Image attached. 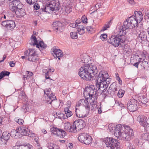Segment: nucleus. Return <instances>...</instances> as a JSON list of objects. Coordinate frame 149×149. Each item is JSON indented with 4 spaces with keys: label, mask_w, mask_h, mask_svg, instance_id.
Returning a JSON list of instances; mask_svg holds the SVG:
<instances>
[{
    "label": "nucleus",
    "mask_w": 149,
    "mask_h": 149,
    "mask_svg": "<svg viewBox=\"0 0 149 149\" xmlns=\"http://www.w3.org/2000/svg\"><path fill=\"white\" fill-rule=\"evenodd\" d=\"M141 138L145 140H149V133H145L141 135Z\"/></svg>",
    "instance_id": "a19ab883"
},
{
    "label": "nucleus",
    "mask_w": 149,
    "mask_h": 149,
    "mask_svg": "<svg viewBox=\"0 0 149 149\" xmlns=\"http://www.w3.org/2000/svg\"><path fill=\"white\" fill-rule=\"evenodd\" d=\"M38 44L39 45V47H40L42 49H44L47 47V45L42 41H40Z\"/></svg>",
    "instance_id": "49530a36"
},
{
    "label": "nucleus",
    "mask_w": 149,
    "mask_h": 149,
    "mask_svg": "<svg viewBox=\"0 0 149 149\" xmlns=\"http://www.w3.org/2000/svg\"><path fill=\"white\" fill-rule=\"evenodd\" d=\"M15 121H16L19 125H23V123H24V121L22 119L18 118H15Z\"/></svg>",
    "instance_id": "a18cd8bd"
},
{
    "label": "nucleus",
    "mask_w": 149,
    "mask_h": 149,
    "mask_svg": "<svg viewBox=\"0 0 149 149\" xmlns=\"http://www.w3.org/2000/svg\"><path fill=\"white\" fill-rule=\"evenodd\" d=\"M31 42L29 44L32 45H36V47L39 48V45L38 44V41L36 37L33 35H32L30 38Z\"/></svg>",
    "instance_id": "bb28decb"
},
{
    "label": "nucleus",
    "mask_w": 149,
    "mask_h": 149,
    "mask_svg": "<svg viewBox=\"0 0 149 149\" xmlns=\"http://www.w3.org/2000/svg\"><path fill=\"white\" fill-rule=\"evenodd\" d=\"M124 93V91L122 90H119L117 93L118 96L119 97H122L123 96Z\"/></svg>",
    "instance_id": "de8ad7c7"
},
{
    "label": "nucleus",
    "mask_w": 149,
    "mask_h": 149,
    "mask_svg": "<svg viewBox=\"0 0 149 149\" xmlns=\"http://www.w3.org/2000/svg\"><path fill=\"white\" fill-rule=\"evenodd\" d=\"M15 26V22L14 21L8 20V24L7 28L8 29H13Z\"/></svg>",
    "instance_id": "2f4dec72"
},
{
    "label": "nucleus",
    "mask_w": 149,
    "mask_h": 149,
    "mask_svg": "<svg viewBox=\"0 0 149 149\" xmlns=\"http://www.w3.org/2000/svg\"><path fill=\"white\" fill-rule=\"evenodd\" d=\"M27 2L29 4H34L36 3L38 0H26Z\"/></svg>",
    "instance_id": "5fc2aeb1"
},
{
    "label": "nucleus",
    "mask_w": 149,
    "mask_h": 149,
    "mask_svg": "<svg viewBox=\"0 0 149 149\" xmlns=\"http://www.w3.org/2000/svg\"><path fill=\"white\" fill-rule=\"evenodd\" d=\"M33 7L36 10H38L40 8L39 5H38V4L37 3L34 4Z\"/></svg>",
    "instance_id": "4d7b16f0"
},
{
    "label": "nucleus",
    "mask_w": 149,
    "mask_h": 149,
    "mask_svg": "<svg viewBox=\"0 0 149 149\" xmlns=\"http://www.w3.org/2000/svg\"><path fill=\"white\" fill-rule=\"evenodd\" d=\"M81 19L84 23L85 24L87 23V19L85 16H83L82 17Z\"/></svg>",
    "instance_id": "6e6d98bb"
},
{
    "label": "nucleus",
    "mask_w": 149,
    "mask_h": 149,
    "mask_svg": "<svg viewBox=\"0 0 149 149\" xmlns=\"http://www.w3.org/2000/svg\"><path fill=\"white\" fill-rule=\"evenodd\" d=\"M86 28L87 31L89 33H91L93 31V28L90 26H87Z\"/></svg>",
    "instance_id": "603ef678"
},
{
    "label": "nucleus",
    "mask_w": 149,
    "mask_h": 149,
    "mask_svg": "<svg viewBox=\"0 0 149 149\" xmlns=\"http://www.w3.org/2000/svg\"><path fill=\"white\" fill-rule=\"evenodd\" d=\"M10 136V133L7 131L3 132L2 133V135H1V136H2L7 141L9 139Z\"/></svg>",
    "instance_id": "473e14b6"
},
{
    "label": "nucleus",
    "mask_w": 149,
    "mask_h": 149,
    "mask_svg": "<svg viewBox=\"0 0 149 149\" xmlns=\"http://www.w3.org/2000/svg\"><path fill=\"white\" fill-rule=\"evenodd\" d=\"M135 17L134 16H132L128 17L127 18V20L129 21L131 24L132 26H133L134 27L136 26L138 23L137 21L135 19Z\"/></svg>",
    "instance_id": "cd10ccee"
},
{
    "label": "nucleus",
    "mask_w": 149,
    "mask_h": 149,
    "mask_svg": "<svg viewBox=\"0 0 149 149\" xmlns=\"http://www.w3.org/2000/svg\"><path fill=\"white\" fill-rule=\"evenodd\" d=\"M138 100L140 102L143 104H145L148 102V100L144 95L141 94L138 97Z\"/></svg>",
    "instance_id": "7c9ffc66"
},
{
    "label": "nucleus",
    "mask_w": 149,
    "mask_h": 149,
    "mask_svg": "<svg viewBox=\"0 0 149 149\" xmlns=\"http://www.w3.org/2000/svg\"><path fill=\"white\" fill-rule=\"evenodd\" d=\"M111 81V79L110 78H109V76L107 77V78H106L105 79V80L103 82H105V83L104 84H105L107 85V87H108L109 84L110 83V82Z\"/></svg>",
    "instance_id": "8fccbe9b"
},
{
    "label": "nucleus",
    "mask_w": 149,
    "mask_h": 149,
    "mask_svg": "<svg viewBox=\"0 0 149 149\" xmlns=\"http://www.w3.org/2000/svg\"><path fill=\"white\" fill-rule=\"evenodd\" d=\"M140 118L139 122L141 125L145 127L149 126L148 123V120H147L146 117L143 116H140Z\"/></svg>",
    "instance_id": "393cba45"
},
{
    "label": "nucleus",
    "mask_w": 149,
    "mask_h": 149,
    "mask_svg": "<svg viewBox=\"0 0 149 149\" xmlns=\"http://www.w3.org/2000/svg\"><path fill=\"white\" fill-rule=\"evenodd\" d=\"M8 24V20L3 21L1 23V24L4 26H6L7 28Z\"/></svg>",
    "instance_id": "13d9d810"
},
{
    "label": "nucleus",
    "mask_w": 149,
    "mask_h": 149,
    "mask_svg": "<svg viewBox=\"0 0 149 149\" xmlns=\"http://www.w3.org/2000/svg\"><path fill=\"white\" fill-rule=\"evenodd\" d=\"M135 15L134 16L135 19L137 21L138 23L140 22L143 19V16L142 13L141 11H135L134 12Z\"/></svg>",
    "instance_id": "a878e982"
},
{
    "label": "nucleus",
    "mask_w": 149,
    "mask_h": 149,
    "mask_svg": "<svg viewBox=\"0 0 149 149\" xmlns=\"http://www.w3.org/2000/svg\"><path fill=\"white\" fill-rule=\"evenodd\" d=\"M29 78L30 77L28 76V75L27 74H26H26L23 76V79L24 80H27L29 79Z\"/></svg>",
    "instance_id": "e2e57ef3"
},
{
    "label": "nucleus",
    "mask_w": 149,
    "mask_h": 149,
    "mask_svg": "<svg viewBox=\"0 0 149 149\" xmlns=\"http://www.w3.org/2000/svg\"><path fill=\"white\" fill-rule=\"evenodd\" d=\"M138 38L139 41L142 43H143L145 42L148 41L147 37V33L144 30L139 34Z\"/></svg>",
    "instance_id": "aec40b11"
},
{
    "label": "nucleus",
    "mask_w": 149,
    "mask_h": 149,
    "mask_svg": "<svg viewBox=\"0 0 149 149\" xmlns=\"http://www.w3.org/2000/svg\"><path fill=\"white\" fill-rule=\"evenodd\" d=\"M70 36L71 38L73 39H76L78 38L77 33L76 32H72L70 33Z\"/></svg>",
    "instance_id": "79ce46f5"
},
{
    "label": "nucleus",
    "mask_w": 149,
    "mask_h": 149,
    "mask_svg": "<svg viewBox=\"0 0 149 149\" xmlns=\"http://www.w3.org/2000/svg\"><path fill=\"white\" fill-rule=\"evenodd\" d=\"M50 130L52 134L60 138H64L66 134L65 131L57 127H53Z\"/></svg>",
    "instance_id": "9b49d317"
},
{
    "label": "nucleus",
    "mask_w": 149,
    "mask_h": 149,
    "mask_svg": "<svg viewBox=\"0 0 149 149\" xmlns=\"http://www.w3.org/2000/svg\"><path fill=\"white\" fill-rule=\"evenodd\" d=\"M145 60H143L141 63V66L144 69L149 70V62H147L144 61Z\"/></svg>",
    "instance_id": "58836bf2"
},
{
    "label": "nucleus",
    "mask_w": 149,
    "mask_h": 149,
    "mask_svg": "<svg viewBox=\"0 0 149 149\" xmlns=\"http://www.w3.org/2000/svg\"><path fill=\"white\" fill-rule=\"evenodd\" d=\"M87 98V100L86 99H82L80 100H79V102L81 103V104L85 107V109L87 110V112L88 113L90 107L88 101L89 98L88 97Z\"/></svg>",
    "instance_id": "5701e85b"
},
{
    "label": "nucleus",
    "mask_w": 149,
    "mask_h": 149,
    "mask_svg": "<svg viewBox=\"0 0 149 149\" xmlns=\"http://www.w3.org/2000/svg\"><path fill=\"white\" fill-rule=\"evenodd\" d=\"M123 25L120 26L118 30L117 36L121 37V36H125L127 33V30L128 29H132L134 27L129 21L127 20V18L123 23Z\"/></svg>",
    "instance_id": "423d86ee"
},
{
    "label": "nucleus",
    "mask_w": 149,
    "mask_h": 149,
    "mask_svg": "<svg viewBox=\"0 0 149 149\" xmlns=\"http://www.w3.org/2000/svg\"><path fill=\"white\" fill-rule=\"evenodd\" d=\"M137 101L134 99H131L127 104L128 109L131 112H134L137 110Z\"/></svg>",
    "instance_id": "ddd939ff"
},
{
    "label": "nucleus",
    "mask_w": 149,
    "mask_h": 149,
    "mask_svg": "<svg viewBox=\"0 0 149 149\" xmlns=\"http://www.w3.org/2000/svg\"><path fill=\"white\" fill-rule=\"evenodd\" d=\"M52 25L54 29L56 32L59 33L63 31L62 24L60 22L55 21L53 23Z\"/></svg>",
    "instance_id": "6ab92c4d"
},
{
    "label": "nucleus",
    "mask_w": 149,
    "mask_h": 149,
    "mask_svg": "<svg viewBox=\"0 0 149 149\" xmlns=\"http://www.w3.org/2000/svg\"><path fill=\"white\" fill-rule=\"evenodd\" d=\"M97 69L96 66L87 64L81 66L79 72V76L86 81L95 79V73H96Z\"/></svg>",
    "instance_id": "f03ea898"
},
{
    "label": "nucleus",
    "mask_w": 149,
    "mask_h": 149,
    "mask_svg": "<svg viewBox=\"0 0 149 149\" xmlns=\"http://www.w3.org/2000/svg\"><path fill=\"white\" fill-rule=\"evenodd\" d=\"M64 7V10L65 12L67 13H70L71 11L70 10L72 8V5L71 3H69Z\"/></svg>",
    "instance_id": "e433bc0d"
},
{
    "label": "nucleus",
    "mask_w": 149,
    "mask_h": 149,
    "mask_svg": "<svg viewBox=\"0 0 149 149\" xmlns=\"http://www.w3.org/2000/svg\"><path fill=\"white\" fill-rule=\"evenodd\" d=\"M20 7H23V5L19 0H13L10 3V9L12 11H15Z\"/></svg>",
    "instance_id": "4468645a"
},
{
    "label": "nucleus",
    "mask_w": 149,
    "mask_h": 149,
    "mask_svg": "<svg viewBox=\"0 0 149 149\" xmlns=\"http://www.w3.org/2000/svg\"><path fill=\"white\" fill-rule=\"evenodd\" d=\"M22 149H33V147L31 145L28 146H22Z\"/></svg>",
    "instance_id": "bf43d9fd"
},
{
    "label": "nucleus",
    "mask_w": 149,
    "mask_h": 149,
    "mask_svg": "<svg viewBox=\"0 0 149 149\" xmlns=\"http://www.w3.org/2000/svg\"><path fill=\"white\" fill-rule=\"evenodd\" d=\"M112 20H110L107 24H105L104 26L103 27L102 30L104 31L107 30V28H109L112 24Z\"/></svg>",
    "instance_id": "ea45409f"
},
{
    "label": "nucleus",
    "mask_w": 149,
    "mask_h": 149,
    "mask_svg": "<svg viewBox=\"0 0 149 149\" xmlns=\"http://www.w3.org/2000/svg\"><path fill=\"white\" fill-rule=\"evenodd\" d=\"M124 36H121V37L115 36H112L108 40V42L115 47L118 46L120 43L123 42L125 41Z\"/></svg>",
    "instance_id": "6e6552de"
},
{
    "label": "nucleus",
    "mask_w": 149,
    "mask_h": 149,
    "mask_svg": "<svg viewBox=\"0 0 149 149\" xmlns=\"http://www.w3.org/2000/svg\"><path fill=\"white\" fill-rule=\"evenodd\" d=\"M22 147L21 145L15 146L13 147V149H22Z\"/></svg>",
    "instance_id": "680f3d73"
},
{
    "label": "nucleus",
    "mask_w": 149,
    "mask_h": 149,
    "mask_svg": "<svg viewBox=\"0 0 149 149\" xmlns=\"http://www.w3.org/2000/svg\"><path fill=\"white\" fill-rule=\"evenodd\" d=\"M70 26L72 27H76L77 29V31L80 35H83L84 33L85 28L82 25H77V23H72L70 24Z\"/></svg>",
    "instance_id": "dca6fc26"
},
{
    "label": "nucleus",
    "mask_w": 149,
    "mask_h": 149,
    "mask_svg": "<svg viewBox=\"0 0 149 149\" xmlns=\"http://www.w3.org/2000/svg\"><path fill=\"white\" fill-rule=\"evenodd\" d=\"M15 13L16 15L18 16H23L25 15L24 10L22 7H20V8H18L17 10L15 11H13Z\"/></svg>",
    "instance_id": "c756f323"
},
{
    "label": "nucleus",
    "mask_w": 149,
    "mask_h": 149,
    "mask_svg": "<svg viewBox=\"0 0 149 149\" xmlns=\"http://www.w3.org/2000/svg\"><path fill=\"white\" fill-rule=\"evenodd\" d=\"M44 95H46L47 97V100H46V102H49V104H51L53 101H57V99L56 96L51 91V88L46 89L44 90Z\"/></svg>",
    "instance_id": "9d476101"
},
{
    "label": "nucleus",
    "mask_w": 149,
    "mask_h": 149,
    "mask_svg": "<svg viewBox=\"0 0 149 149\" xmlns=\"http://www.w3.org/2000/svg\"><path fill=\"white\" fill-rule=\"evenodd\" d=\"M74 123L76 132L77 129L78 130H80L84 127L85 125V123L84 121L81 119L75 121Z\"/></svg>",
    "instance_id": "a211bd4d"
},
{
    "label": "nucleus",
    "mask_w": 149,
    "mask_h": 149,
    "mask_svg": "<svg viewBox=\"0 0 149 149\" xmlns=\"http://www.w3.org/2000/svg\"><path fill=\"white\" fill-rule=\"evenodd\" d=\"M10 65L11 67H13L15 65V63L13 61H10L9 62Z\"/></svg>",
    "instance_id": "0e129e2a"
},
{
    "label": "nucleus",
    "mask_w": 149,
    "mask_h": 149,
    "mask_svg": "<svg viewBox=\"0 0 149 149\" xmlns=\"http://www.w3.org/2000/svg\"><path fill=\"white\" fill-rule=\"evenodd\" d=\"M64 111L67 118L70 117L72 115V112L70 110L69 108L68 107H66L64 109Z\"/></svg>",
    "instance_id": "f704fd0d"
},
{
    "label": "nucleus",
    "mask_w": 149,
    "mask_h": 149,
    "mask_svg": "<svg viewBox=\"0 0 149 149\" xmlns=\"http://www.w3.org/2000/svg\"><path fill=\"white\" fill-rule=\"evenodd\" d=\"M26 74H27L28 76L30 77H31L33 75V73L32 72H29L28 71H26Z\"/></svg>",
    "instance_id": "69168bd1"
},
{
    "label": "nucleus",
    "mask_w": 149,
    "mask_h": 149,
    "mask_svg": "<svg viewBox=\"0 0 149 149\" xmlns=\"http://www.w3.org/2000/svg\"><path fill=\"white\" fill-rule=\"evenodd\" d=\"M114 134L119 139L127 141L132 139L134 132L129 126H122L121 124H119L116 125L115 128Z\"/></svg>",
    "instance_id": "f257e3e1"
},
{
    "label": "nucleus",
    "mask_w": 149,
    "mask_h": 149,
    "mask_svg": "<svg viewBox=\"0 0 149 149\" xmlns=\"http://www.w3.org/2000/svg\"><path fill=\"white\" fill-rule=\"evenodd\" d=\"M29 104L27 103H25L22 107L21 110L24 113L29 110Z\"/></svg>",
    "instance_id": "c9c22d12"
},
{
    "label": "nucleus",
    "mask_w": 149,
    "mask_h": 149,
    "mask_svg": "<svg viewBox=\"0 0 149 149\" xmlns=\"http://www.w3.org/2000/svg\"><path fill=\"white\" fill-rule=\"evenodd\" d=\"M48 147L49 149H59L57 146L52 143H50L49 144Z\"/></svg>",
    "instance_id": "c03bdc74"
},
{
    "label": "nucleus",
    "mask_w": 149,
    "mask_h": 149,
    "mask_svg": "<svg viewBox=\"0 0 149 149\" xmlns=\"http://www.w3.org/2000/svg\"><path fill=\"white\" fill-rule=\"evenodd\" d=\"M81 22V20L80 19H78L75 21V22L76 23H77V25H79L78 24H80Z\"/></svg>",
    "instance_id": "774afa93"
},
{
    "label": "nucleus",
    "mask_w": 149,
    "mask_h": 149,
    "mask_svg": "<svg viewBox=\"0 0 149 149\" xmlns=\"http://www.w3.org/2000/svg\"><path fill=\"white\" fill-rule=\"evenodd\" d=\"M103 142L105 143L107 147H110L111 149H118L120 143L118 140L112 137H107L104 139Z\"/></svg>",
    "instance_id": "39448f33"
},
{
    "label": "nucleus",
    "mask_w": 149,
    "mask_h": 149,
    "mask_svg": "<svg viewBox=\"0 0 149 149\" xmlns=\"http://www.w3.org/2000/svg\"><path fill=\"white\" fill-rule=\"evenodd\" d=\"M143 30L141 27H137L134 28L133 30V33L136 35L138 34Z\"/></svg>",
    "instance_id": "4c0bfd02"
},
{
    "label": "nucleus",
    "mask_w": 149,
    "mask_h": 149,
    "mask_svg": "<svg viewBox=\"0 0 149 149\" xmlns=\"http://www.w3.org/2000/svg\"><path fill=\"white\" fill-rule=\"evenodd\" d=\"M109 76L107 71L104 70L100 72L97 76H96L95 78L96 82L100 83V82H103L105 80L106 78H107Z\"/></svg>",
    "instance_id": "f8f14e48"
},
{
    "label": "nucleus",
    "mask_w": 149,
    "mask_h": 149,
    "mask_svg": "<svg viewBox=\"0 0 149 149\" xmlns=\"http://www.w3.org/2000/svg\"><path fill=\"white\" fill-rule=\"evenodd\" d=\"M127 1L128 2L132 5H134L135 4V3L134 0H127Z\"/></svg>",
    "instance_id": "338daca9"
},
{
    "label": "nucleus",
    "mask_w": 149,
    "mask_h": 149,
    "mask_svg": "<svg viewBox=\"0 0 149 149\" xmlns=\"http://www.w3.org/2000/svg\"><path fill=\"white\" fill-rule=\"evenodd\" d=\"M75 113L76 116L80 118L86 117L88 114L87 112L86 113H84L82 111H81L76 108L75 109Z\"/></svg>",
    "instance_id": "c85d7f7f"
},
{
    "label": "nucleus",
    "mask_w": 149,
    "mask_h": 149,
    "mask_svg": "<svg viewBox=\"0 0 149 149\" xmlns=\"http://www.w3.org/2000/svg\"><path fill=\"white\" fill-rule=\"evenodd\" d=\"M60 3L58 1L55 0L51 1L49 3H47L44 8H41L42 11L49 13L50 10L52 11L58 10Z\"/></svg>",
    "instance_id": "20e7f679"
},
{
    "label": "nucleus",
    "mask_w": 149,
    "mask_h": 149,
    "mask_svg": "<svg viewBox=\"0 0 149 149\" xmlns=\"http://www.w3.org/2000/svg\"><path fill=\"white\" fill-rule=\"evenodd\" d=\"M10 74V72H9L3 71L0 73V75H1L2 78L5 76H8Z\"/></svg>",
    "instance_id": "37998d69"
},
{
    "label": "nucleus",
    "mask_w": 149,
    "mask_h": 149,
    "mask_svg": "<svg viewBox=\"0 0 149 149\" xmlns=\"http://www.w3.org/2000/svg\"><path fill=\"white\" fill-rule=\"evenodd\" d=\"M101 104H100V107H98V113L99 114H100L102 113V106H101Z\"/></svg>",
    "instance_id": "052dcab7"
},
{
    "label": "nucleus",
    "mask_w": 149,
    "mask_h": 149,
    "mask_svg": "<svg viewBox=\"0 0 149 149\" xmlns=\"http://www.w3.org/2000/svg\"><path fill=\"white\" fill-rule=\"evenodd\" d=\"M24 54L28 57V59L30 61L35 62L38 59L36 50L34 49H28L25 52Z\"/></svg>",
    "instance_id": "0eeeda50"
},
{
    "label": "nucleus",
    "mask_w": 149,
    "mask_h": 149,
    "mask_svg": "<svg viewBox=\"0 0 149 149\" xmlns=\"http://www.w3.org/2000/svg\"><path fill=\"white\" fill-rule=\"evenodd\" d=\"M11 136L13 138L17 139L21 137V135L19 131H18V127L16 130H13L10 133Z\"/></svg>",
    "instance_id": "b1692460"
},
{
    "label": "nucleus",
    "mask_w": 149,
    "mask_h": 149,
    "mask_svg": "<svg viewBox=\"0 0 149 149\" xmlns=\"http://www.w3.org/2000/svg\"><path fill=\"white\" fill-rule=\"evenodd\" d=\"M18 131L21 134V136L22 135L24 136H29V133L30 132L29 129L27 127L24 126H21L20 127H18Z\"/></svg>",
    "instance_id": "4be33fe9"
},
{
    "label": "nucleus",
    "mask_w": 149,
    "mask_h": 149,
    "mask_svg": "<svg viewBox=\"0 0 149 149\" xmlns=\"http://www.w3.org/2000/svg\"><path fill=\"white\" fill-rule=\"evenodd\" d=\"M57 116H58V118L61 119L63 116L64 115L63 113H62L60 112H58L56 113Z\"/></svg>",
    "instance_id": "864d4df0"
},
{
    "label": "nucleus",
    "mask_w": 149,
    "mask_h": 149,
    "mask_svg": "<svg viewBox=\"0 0 149 149\" xmlns=\"http://www.w3.org/2000/svg\"><path fill=\"white\" fill-rule=\"evenodd\" d=\"M97 88H95L94 85H90L89 87H86L85 91L84 93L85 96H89V102L93 108L91 110L93 111L95 110L97 106Z\"/></svg>",
    "instance_id": "7ed1b4c3"
},
{
    "label": "nucleus",
    "mask_w": 149,
    "mask_h": 149,
    "mask_svg": "<svg viewBox=\"0 0 149 149\" xmlns=\"http://www.w3.org/2000/svg\"><path fill=\"white\" fill-rule=\"evenodd\" d=\"M7 141L2 136L0 137V144L1 145H4L6 144Z\"/></svg>",
    "instance_id": "09e8293b"
},
{
    "label": "nucleus",
    "mask_w": 149,
    "mask_h": 149,
    "mask_svg": "<svg viewBox=\"0 0 149 149\" xmlns=\"http://www.w3.org/2000/svg\"><path fill=\"white\" fill-rule=\"evenodd\" d=\"M54 70V69H50L47 70H44L45 72V77L46 79H49V75L52 72H53Z\"/></svg>",
    "instance_id": "72a5a7b5"
},
{
    "label": "nucleus",
    "mask_w": 149,
    "mask_h": 149,
    "mask_svg": "<svg viewBox=\"0 0 149 149\" xmlns=\"http://www.w3.org/2000/svg\"><path fill=\"white\" fill-rule=\"evenodd\" d=\"M78 139L81 142L87 145L90 144L92 142L93 140L90 135L85 133H81L79 136Z\"/></svg>",
    "instance_id": "1a4fd4ad"
},
{
    "label": "nucleus",
    "mask_w": 149,
    "mask_h": 149,
    "mask_svg": "<svg viewBox=\"0 0 149 149\" xmlns=\"http://www.w3.org/2000/svg\"><path fill=\"white\" fill-rule=\"evenodd\" d=\"M64 126L65 130L68 132H76L74 123L72 124L69 122H67L64 123Z\"/></svg>",
    "instance_id": "f3484780"
},
{
    "label": "nucleus",
    "mask_w": 149,
    "mask_h": 149,
    "mask_svg": "<svg viewBox=\"0 0 149 149\" xmlns=\"http://www.w3.org/2000/svg\"><path fill=\"white\" fill-rule=\"evenodd\" d=\"M53 53H52L53 56L56 59L58 58L60 60V57L63 56V52L60 49H57L56 48H53Z\"/></svg>",
    "instance_id": "412c9836"
},
{
    "label": "nucleus",
    "mask_w": 149,
    "mask_h": 149,
    "mask_svg": "<svg viewBox=\"0 0 149 149\" xmlns=\"http://www.w3.org/2000/svg\"><path fill=\"white\" fill-rule=\"evenodd\" d=\"M107 38V35L105 33L102 34L100 36V38L102 40L106 39Z\"/></svg>",
    "instance_id": "3c124183"
},
{
    "label": "nucleus",
    "mask_w": 149,
    "mask_h": 149,
    "mask_svg": "<svg viewBox=\"0 0 149 149\" xmlns=\"http://www.w3.org/2000/svg\"><path fill=\"white\" fill-rule=\"evenodd\" d=\"M105 82H101L100 83L96 82V86L98 88L97 91L98 93L102 94L106 91L108 87L107 85L105 84Z\"/></svg>",
    "instance_id": "2eb2a0df"
}]
</instances>
